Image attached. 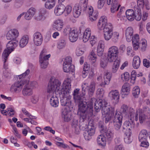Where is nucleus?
Wrapping results in <instances>:
<instances>
[{"mask_svg": "<svg viewBox=\"0 0 150 150\" xmlns=\"http://www.w3.org/2000/svg\"><path fill=\"white\" fill-rule=\"evenodd\" d=\"M96 84L93 81L89 85V82L84 81L82 84V95L79 93V89H75L73 93L74 98L76 103H79L78 114L83 120H89L93 115V102L96 100L94 98H91L89 101H84V96L88 91L89 96L93 95L95 89Z\"/></svg>", "mask_w": 150, "mask_h": 150, "instance_id": "1", "label": "nucleus"}, {"mask_svg": "<svg viewBox=\"0 0 150 150\" xmlns=\"http://www.w3.org/2000/svg\"><path fill=\"white\" fill-rule=\"evenodd\" d=\"M61 83V82L55 77L52 76L47 85V96L48 98L51 97L50 103L54 107H57L59 105L58 99L54 94L55 92H57L59 93Z\"/></svg>", "mask_w": 150, "mask_h": 150, "instance_id": "2", "label": "nucleus"}, {"mask_svg": "<svg viewBox=\"0 0 150 150\" xmlns=\"http://www.w3.org/2000/svg\"><path fill=\"white\" fill-rule=\"evenodd\" d=\"M71 79L67 78L64 81L62 85L60 86L59 93L60 97V101L62 106H66L70 110L72 109L73 104L70 100V91L71 90Z\"/></svg>", "mask_w": 150, "mask_h": 150, "instance_id": "3", "label": "nucleus"}, {"mask_svg": "<svg viewBox=\"0 0 150 150\" xmlns=\"http://www.w3.org/2000/svg\"><path fill=\"white\" fill-rule=\"evenodd\" d=\"M94 108L96 112H98L102 108V113L103 116L110 113L111 111H114L110 109V107L106 101L102 99H96L95 101Z\"/></svg>", "mask_w": 150, "mask_h": 150, "instance_id": "4", "label": "nucleus"}, {"mask_svg": "<svg viewBox=\"0 0 150 150\" xmlns=\"http://www.w3.org/2000/svg\"><path fill=\"white\" fill-rule=\"evenodd\" d=\"M119 53V49L115 46L110 47L108 49L107 56L109 62H112L118 57Z\"/></svg>", "mask_w": 150, "mask_h": 150, "instance_id": "5", "label": "nucleus"}, {"mask_svg": "<svg viewBox=\"0 0 150 150\" xmlns=\"http://www.w3.org/2000/svg\"><path fill=\"white\" fill-rule=\"evenodd\" d=\"M51 54H48L47 50L45 49H43L41 52L40 56L39 62L42 68L45 69L47 67L48 64V60Z\"/></svg>", "mask_w": 150, "mask_h": 150, "instance_id": "6", "label": "nucleus"}, {"mask_svg": "<svg viewBox=\"0 0 150 150\" xmlns=\"http://www.w3.org/2000/svg\"><path fill=\"white\" fill-rule=\"evenodd\" d=\"M120 112L122 113L124 116L130 120L133 119L134 116V110L131 108H129L127 105H122L120 108Z\"/></svg>", "mask_w": 150, "mask_h": 150, "instance_id": "7", "label": "nucleus"}, {"mask_svg": "<svg viewBox=\"0 0 150 150\" xmlns=\"http://www.w3.org/2000/svg\"><path fill=\"white\" fill-rule=\"evenodd\" d=\"M123 117L120 112L116 111L113 122L115 128L117 130H119L120 128L122 123Z\"/></svg>", "mask_w": 150, "mask_h": 150, "instance_id": "8", "label": "nucleus"}, {"mask_svg": "<svg viewBox=\"0 0 150 150\" xmlns=\"http://www.w3.org/2000/svg\"><path fill=\"white\" fill-rule=\"evenodd\" d=\"M10 40L7 44L6 49L4 51L3 54L9 55L18 45V41L17 40Z\"/></svg>", "mask_w": 150, "mask_h": 150, "instance_id": "9", "label": "nucleus"}, {"mask_svg": "<svg viewBox=\"0 0 150 150\" xmlns=\"http://www.w3.org/2000/svg\"><path fill=\"white\" fill-rule=\"evenodd\" d=\"M134 114L133 119L131 120L132 122L134 120L136 121H138V115L139 120L140 123H142L145 122L147 118V117L142 112V110L141 109L137 110L135 112H134Z\"/></svg>", "mask_w": 150, "mask_h": 150, "instance_id": "10", "label": "nucleus"}, {"mask_svg": "<svg viewBox=\"0 0 150 150\" xmlns=\"http://www.w3.org/2000/svg\"><path fill=\"white\" fill-rule=\"evenodd\" d=\"M103 30L104 39L106 41H109L112 38L113 35V26L109 24Z\"/></svg>", "mask_w": 150, "mask_h": 150, "instance_id": "11", "label": "nucleus"}, {"mask_svg": "<svg viewBox=\"0 0 150 150\" xmlns=\"http://www.w3.org/2000/svg\"><path fill=\"white\" fill-rule=\"evenodd\" d=\"M19 34V32L17 29H12L7 32L6 36V38L9 40H17L16 39L18 37Z\"/></svg>", "mask_w": 150, "mask_h": 150, "instance_id": "12", "label": "nucleus"}, {"mask_svg": "<svg viewBox=\"0 0 150 150\" xmlns=\"http://www.w3.org/2000/svg\"><path fill=\"white\" fill-rule=\"evenodd\" d=\"M109 24L112 26V24L110 23H107V19L105 16H103L101 17L98 21L97 24L98 29L99 30H102L107 26Z\"/></svg>", "mask_w": 150, "mask_h": 150, "instance_id": "13", "label": "nucleus"}, {"mask_svg": "<svg viewBox=\"0 0 150 150\" xmlns=\"http://www.w3.org/2000/svg\"><path fill=\"white\" fill-rule=\"evenodd\" d=\"M88 14V17L89 20L93 22L96 21L98 16V12L96 11H94L93 8L91 6H88L86 11Z\"/></svg>", "mask_w": 150, "mask_h": 150, "instance_id": "14", "label": "nucleus"}, {"mask_svg": "<svg viewBox=\"0 0 150 150\" xmlns=\"http://www.w3.org/2000/svg\"><path fill=\"white\" fill-rule=\"evenodd\" d=\"M27 80H21L20 81H18L16 82L11 86V88L16 92L19 93L21 91L23 87L25 85V82Z\"/></svg>", "mask_w": 150, "mask_h": 150, "instance_id": "15", "label": "nucleus"}, {"mask_svg": "<svg viewBox=\"0 0 150 150\" xmlns=\"http://www.w3.org/2000/svg\"><path fill=\"white\" fill-rule=\"evenodd\" d=\"M33 37L34 45L37 46H40L43 40V36L41 33L38 32H36L34 34Z\"/></svg>", "mask_w": 150, "mask_h": 150, "instance_id": "16", "label": "nucleus"}, {"mask_svg": "<svg viewBox=\"0 0 150 150\" xmlns=\"http://www.w3.org/2000/svg\"><path fill=\"white\" fill-rule=\"evenodd\" d=\"M100 132L103 134V136L105 137V138L108 140H111L113 137V133L110 130L107 129V128L101 125L100 127Z\"/></svg>", "mask_w": 150, "mask_h": 150, "instance_id": "17", "label": "nucleus"}, {"mask_svg": "<svg viewBox=\"0 0 150 150\" xmlns=\"http://www.w3.org/2000/svg\"><path fill=\"white\" fill-rule=\"evenodd\" d=\"M29 80H27L23 89L22 93L24 96H29L33 93V91L29 84Z\"/></svg>", "mask_w": 150, "mask_h": 150, "instance_id": "18", "label": "nucleus"}, {"mask_svg": "<svg viewBox=\"0 0 150 150\" xmlns=\"http://www.w3.org/2000/svg\"><path fill=\"white\" fill-rule=\"evenodd\" d=\"M8 56L7 54H3L2 56V59L4 62V70L3 74L6 77L9 76L11 74L8 72V70H7L8 69V64L6 61Z\"/></svg>", "mask_w": 150, "mask_h": 150, "instance_id": "19", "label": "nucleus"}, {"mask_svg": "<svg viewBox=\"0 0 150 150\" xmlns=\"http://www.w3.org/2000/svg\"><path fill=\"white\" fill-rule=\"evenodd\" d=\"M63 26V21L62 20L60 19L55 20L52 24L53 28L58 31H60L62 30Z\"/></svg>", "mask_w": 150, "mask_h": 150, "instance_id": "20", "label": "nucleus"}, {"mask_svg": "<svg viewBox=\"0 0 150 150\" xmlns=\"http://www.w3.org/2000/svg\"><path fill=\"white\" fill-rule=\"evenodd\" d=\"M95 130L93 127L85 131L83 133L84 137L86 140H89L91 139V137L94 134Z\"/></svg>", "mask_w": 150, "mask_h": 150, "instance_id": "21", "label": "nucleus"}, {"mask_svg": "<svg viewBox=\"0 0 150 150\" xmlns=\"http://www.w3.org/2000/svg\"><path fill=\"white\" fill-rule=\"evenodd\" d=\"M36 11V9L32 7L29 8L25 13L24 18L25 19L27 20H29L31 19L35 14Z\"/></svg>", "mask_w": 150, "mask_h": 150, "instance_id": "22", "label": "nucleus"}, {"mask_svg": "<svg viewBox=\"0 0 150 150\" xmlns=\"http://www.w3.org/2000/svg\"><path fill=\"white\" fill-rule=\"evenodd\" d=\"M65 8V6L62 4H59L56 6L54 10L55 15L57 16L62 15L64 12Z\"/></svg>", "mask_w": 150, "mask_h": 150, "instance_id": "23", "label": "nucleus"}, {"mask_svg": "<svg viewBox=\"0 0 150 150\" xmlns=\"http://www.w3.org/2000/svg\"><path fill=\"white\" fill-rule=\"evenodd\" d=\"M79 32L76 29L72 30L69 34V40L70 42H74L78 39Z\"/></svg>", "mask_w": 150, "mask_h": 150, "instance_id": "24", "label": "nucleus"}, {"mask_svg": "<svg viewBox=\"0 0 150 150\" xmlns=\"http://www.w3.org/2000/svg\"><path fill=\"white\" fill-rule=\"evenodd\" d=\"M83 7L81 5L76 4L74 7L73 11V15L75 18H78L80 15Z\"/></svg>", "mask_w": 150, "mask_h": 150, "instance_id": "25", "label": "nucleus"}, {"mask_svg": "<svg viewBox=\"0 0 150 150\" xmlns=\"http://www.w3.org/2000/svg\"><path fill=\"white\" fill-rule=\"evenodd\" d=\"M131 40H132V46L134 50H136L138 49L139 47V35L136 34L132 37Z\"/></svg>", "mask_w": 150, "mask_h": 150, "instance_id": "26", "label": "nucleus"}, {"mask_svg": "<svg viewBox=\"0 0 150 150\" xmlns=\"http://www.w3.org/2000/svg\"><path fill=\"white\" fill-rule=\"evenodd\" d=\"M105 47V43L104 41L100 40L98 43L97 49V54L99 56H102Z\"/></svg>", "mask_w": 150, "mask_h": 150, "instance_id": "27", "label": "nucleus"}, {"mask_svg": "<svg viewBox=\"0 0 150 150\" xmlns=\"http://www.w3.org/2000/svg\"><path fill=\"white\" fill-rule=\"evenodd\" d=\"M112 76V74L109 72H105L104 75V82H102L100 84L101 86H104L108 84L111 80Z\"/></svg>", "mask_w": 150, "mask_h": 150, "instance_id": "28", "label": "nucleus"}, {"mask_svg": "<svg viewBox=\"0 0 150 150\" xmlns=\"http://www.w3.org/2000/svg\"><path fill=\"white\" fill-rule=\"evenodd\" d=\"M120 93L116 90H112L109 93V96L112 100H115L118 102L119 98Z\"/></svg>", "mask_w": 150, "mask_h": 150, "instance_id": "29", "label": "nucleus"}, {"mask_svg": "<svg viewBox=\"0 0 150 150\" xmlns=\"http://www.w3.org/2000/svg\"><path fill=\"white\" fill-rule=\"evenodd\" d=\"M72 110H70L69 108L68 109L67 108H66L63 111L62 116L65 121H68L71 120L72 115L71 111Z\"/></svg>", "mask_w": 150, "mask_h": 150, "instance_id": "30", "label": "nucleus"}, {"mask_svg": "<svg viewBox=\"0 0 150 150\" xmlns=\"http://www.w3.org/2000/svg\"><path fill=\"white\" fill-rule=\"evenodd\" d=\"M98 144L102 148H104L106 145V138L103 135L98 136L97 138Z\"/></svg>", "mask_w": 150, "mask_h": 150, "instance_id": "31", "label": "nucleus"}, {"mask_svg": "<svg viewBox=\"0 0 150 150\" xmlns=\"http://www.w3.org/2000/svg\"><path fill=\"white\" fill-rule=\"evenodd\" d=\"M71 126L72 128L74 129L75 133L76 134H79L81 131V126L79 123L78 120L74 119L71 124Z\"/></svg>", "mask_w": 150, "mask_h": 150, "instance_id": "32", "label": "nucleus"}, {"mask_svg": "<svg viewBox=\"0 0 150 150\" xmlns=\"http://www.w3.org/2000/svg\"><path fill=\"white\" fill-rule=\"evenodd\" d=\"M130 91V86L129 83H125L122 86L121 91V93L123 95L126 96L128 95Z\"/></svg>", "mask_w": 150, "mask_h": 150, "instance_id": "33", "label": "nucleus"}, {"mask_svg": "<svg viewBox=\"0 0 150 150\" xmlns=\"http://www.w3.org/2000/svg\"><path fill=\"white\" fill-rule=\"evenodd\" d=\"M133 30L132 27H128L126 30L125 36L127 40L129 42L131 40L132 36L133 34Z\"/></svg>", "mask_w": 150, "mask_h": 150, "instance_id": "34", "label": "nucleus"}, {"mask_svg": "<svg viewBox=\"0 0 150 150\" xmlns=\"http://www.w3.org/2000/svg\"><path fill=\"white\" fill-rule=\"evenodd\" d=\"M29 38V36L27 35L22 36L19 42L20 46L22 48L25 47L28 43Z\"/></svg>", "mask_w": 150, "mask_h": 150, "instance_id": "35", "label": "nucleus"}, {"mask_svg": "<svg viewBox=\"0 0 150 150\" xmlns=\"http://www.w3.org/2000/svg\"><path fill=\"white\" fill-rule=\"evenodd\" d=\"M91 34V30L89 28H87L83 33V41L84 42H87L90 37Z\"/></svg>", "mask_w": 150, "mask_h": 150, "instance_id": "36", "label": "nucleus"}, {"mask_svg": "<svg viewBox=\"0 0 150 150\" xmlns=\"http://www.w3.org/2000/svg\"><path fill=\"white\" fill-rule=\"evenodd\" d=\"M131 134V131L125 132V134L124 140L126 144H129L132 142L133 139Z\"/></svg>", "mask_w": 150, "mask_h": 150, "instance_id": "37", "label": "nucleus"}, {"mask_svg": "<svg viewBox=\"0 0 150 150\" xmlns=\"http://www.w3.org/2000/svg\"><path fill=\"white\" fill-rule=\"evenodd\" d=\"M134 10L128 9L126 12V15L127 18L129 21H133L134 18Z\"/></svg>", "mask_w": 150, "mask_h": 150, "instance_id": "38", "label": "nucleus"}, {"mask_svg": "<svg viewBox=\"0 0 150 150\" xmlns=\"http://www.w3.org/2000/svg\"><path fill=\"white\" fill-rule=\"evenodd\" d=\"M135 18L137 21H139L142 19V13L141 8L138 6H135L134 7Z\"/></svg>", "mask_w": 150, "mask_h": 150, "instance_id": "39", "label": "nucleus"}, {"mask_svg": "<svg viewBox=\"0 0 150 150\" xmlns=\"http://www.w3.org/2000/svg\"><path fill=\"white\" fill-rule=\"evenodd\" d=\"M148 137L147 131L146 129H142L139 132V140H147Z\"/></svg>", "mask_w": 150, "mask_h": 150, "instance_id": "40", "label": "nucleus"}, {"mask_svg": "<svg viewBox=\"0 0 150 150\" xmlns=\"http://www.w3.org/2000/svg\"><path fill=\"white\" fill-rule=\"evenodd\" d=\"M134 125L131 124L129 121L125 122L122 126L123 130H126V132L131 131V130L134 127Z\"/></svg>", "mask_w": 150, "mask_h": 150, "instance_id": "41", "label": "nucleus"}, {"mask_svg": "<svg viewBox=\"0 0 150 150\" xmlns=\"http://www.w3.org/2000/svg\"><path fill=\"white\" fill-rule=\"evenodd\" d=\"M141 60L140 58L138 56L134 57L132 62V66L134 69H137L140 66Z\"/></svg>", "mask_w": 150, "mask_h": 150, "instance_id": "42", "label": "nucleus"}, {"mask_svg": "<svg viewBox=\"0 0 150 150\" xmlns=\"http://www.w3.org/2000/svg\"><path fill=\"white\" fill-rule=\"evenodd\" d=\"M112 67V71L113 73H116L117 71L120 64V60L116 59L114 61Z\"/></svg>", "mask_w": 150, "mask_h": 150, "instance_id": "43", "label": "nucleus"}, {"mask_svg": "<svg viewBox=\"0 0 150 150\" xmlns=\"http://www.w3.org/2000/svg\"><path fill=\"white\" fill-rule=\"evenodd\" d=\"M55 0H47L45 4V7L47 9H50L55 6Z\"/></svg>", "mask_w": 150, "mask_h": 150, "instance_id": "44", "label": "nucleus"}, {"mask_svg": "<svg viewBox=\"0 0 150 150\" xmlns=\"http://www.w3.org/2000/svg\"><path fill=\"white\" fill-rule=\"evenodd\" d=\"M63 71L65 72H72L74 71V66L73 65L66 64L65 65L63 64Z\"/></svg>", "mask_w": 150, "mask_h": 150, "instance_id": "45", "label": "nucleus"}, {"mask_svg": "<svg viewBox=\"0 0 150 150\" xmlns=\"http://www.w3.org/2000/svg\"><path fill=\"white\" fill-rule=\"evenodd\" d=\"M117 0H114L111 8V11L112 13H114L118 10L120 5H118L117 2Z\"/></svg>", "mask_w": 150, "mask_h": 150, "instance_id": "46", "label": "nucleus"}, {"mask_svg": "<svg viewBox=\"0 0 150 150\" xmlns=\"http://www.w3.org/2000/svg\"><path fill=\"white\" fill-rule=\"evenodd\" d=\"M66 44V41L64 39L60 38L57 43V47L59 49H62L65 47Z\"/></svg>", "mask_w": 150, "mask_h": 150, "instance_id": "47", "label": "nucleus"}, {"mask_svg": "<svg viewBox=\"0 0 150 150\" xmlns=\"http://www.w3.org/2000/svg\"><path fill=\"white\" fill-rule=\"evenodd\" d=\"M112 35L111 38L112 41L114 43L117 42L120 39V34L119 32L115 31L112 33Z\"/></svg>", "mask_w": 150, "mask_h": 150, "instance_id": "48", "label": "nucleus"}, {"mask_svg": "<svg viewBox=\"0 0 150 150\" xmlns=\"http://www.w3.org/2000/svg\"><path fill=\"white\" fill-rule=\"evenodd\" d=\"M114 111H111L110 113L107 114L103 116V117L105 118V122L106 123H107L111 120L113 118L114 115Z\"/></svg>", "mask_w": 150, "mask_h": 150, "instance_id": "49", "label": "nucleus"}, {"mask_svg": "<svg viewBox=\"0 0 150 150\" xmlns=\"http://www.w3.org/2000/svg\"><path fill=\"white\" fill-rule=\"evenodd\" d=\"M88 59L92 63H95L97 59L96 55L95 53L92 51L90 53L88 57Z\"/></svg>", "mask_w": 150, "mask_h": 150, "instance_id": "50", "label": "nucleus"}, {"mask_svg": "<svg viewBox=\"0 0 150 150\" xmlns=\"http://www.w3.org/2000/svg\"><path fill=\"white\" fill-rule=\"evenodd\" d=\"M83 70L84 71H88L90 72L88 76L89 78H91L93 76V73L92 70H90V65L88 64L86 62L84 64Z\"/></svg>", "mask_w": 150, "mask_h": 150, "instance_id": "51", "label": "nucleus"}, {"mask_svg": "<svg viewBox=\"0 0 150 150\" xmlns=\"http://www.w3.org/2000/svg\"><path fill=\"white\" fill-rule=\"evenodd\" d=\"M88 0H80L79 4H80L83 7L82 10L83 11H86L87 9L88 6H87Z\"/></svg>", "mask_w": 150, "mask_h": 150, "instance_id": "52", "label": "nucleus"}, {"mask_svg": "<svg viewBox=\"0 0 150 150\" xmlns=\"http://www.w3.org/2000/svg\"><path fill=\"white\" fill-rule=\"evenodd\" d=\"M108 62H109L107 58H102L100 59V66L101 67L104 69L107 66Z\"/></svg>", "mask_w": 150, "mask_h": 150, "instance_id": "53", "label": "nucleus"}, {"mask_svg": "<svg viewBox=\"0 0 150 150\" xmlns=\"http://www.w3.org/2000/svg\"><path fill=\"white\" fill-rule=\"evenodd\" d=\"M46 13V11L45 10H42L39 13L38 16H36V19L38 21L43 20L45 18L44 15Z\"/></svg>", "mask_w": 150, "mask_h": 150, "instance_id": "54", "label": "nucleus"}, {"mask_svg": "<svg viewBox=\"0 0 150 150\" xmlns=\"http://www.w3.org/2000/svg\"><path fill=\"white\" fill-rule=\"evenodd\" d=\"M30 72V70L29 69H28L25 72L21 75H18L17 78H18L19 79H21V80H23V79H24L25 80H26L25 79V78L28 75Z\"/></svg>", "mask_w": 150, "mask_h": 150, "instance_id": "55", "label": "nucleus"}, {"mask_svg": "<svg viewBox=\"0 0 150 150\" xmlns=\"http://www.w3.org/2000/svg\"><path fill=\"white\" fill-rule=\"evenodd\" d=\"M140 90L139 86H136L134 87L132 90V94L133 96L136 97L140 93Z\"/></svg>", "mask_w": 150, "mask_h": 150, "instance_id": "56", "label": "nucleus"}, {"mask_svg": "<svg viewBox=\"0 0 150 150\" xmlns=\"http://www.w3.org/2000/svg\"><path fill=\"white\" fill-rule=\"evenodd\" d=\"M129 74L127 72H125L121 74V79L123 81H127L129 79Z\"/></svg>", "mask_w": 150, "mask_h": 150, "instance_id": "57", "label": "nucleus"}, {"mask_svg": "<svg viewBox=\"0 0 150 150\" xmlns=\"http://www.w3.org/2000/svg\"><path fill=\"white\" fill-rule=\"evenodd\" d=\"M22 111L23 114L25 115L26 116L28 117L31 120V119H35V117L31 115L30 113L28 112L24 108L22 109Z\"/></svg>", "mask_w": 150, "mask_h": 150, "instance_id": "58", "label": "nucleus"}, {"mask_svg": "<svg viewBox=\"0 0 150 150\" xmlns=\"http://www.w3.org/2000/svg\"><path fill=\"white\" fill-rule=\"evenodd\" d=\"M6 110L7 111L8 115L11 116H13L15 113L14 109L11 106L8 107Z\"/></svg>", "mask_w": 150, "mask_h": 150, "instance_id": "59", "label": "nucleus"}, {"mask_svg": "<svg viewBox=\"0 0 150 150\" xmlns=\"http://www.w3.org/2000/svg\"><path fill=\"white\" fill-rule=\"evenodd\" d=\"M141 44H142L141 49L142 51L145 50L147 46V41L144 39H142L141 41Z\"/></svg>", "mask_w": 150, "mask_h": 150, "instance_id": "60", "label": "nucleus"}, {"mask_svg": "<svg viewBox=\"0 0 150 150\" xmlns=\"http://www.w3.org/2000/svg\"><path fill=\"white\" fill-rule=\"evenodd\" d=\"M72 59L71 57L69 56L66 57L64 61L63 64L72 65Z\"/></svg>", "mask_w": 150, "mask_h": 150, "instance_id": "61", "label": "nucleus"}, {"mask_svg": "<svg viewBox=\"0 0 150 150\" xmlns=\"http://www.w3.org/2000/svg\"><path fill=\"white\" fill-rule=\"evenodd\" d=\"M72 7L70 5H67L66 6H65V8L64 9V12L65 13V16H67L70 14L72 11Z\"/></svg>", "mask_w": 150, "mask_h": 150, "instance_id": "62", "label": "nucleus"}, {"mask_svg": "<svg viewBox=\"0 0 150 150\" xmlns=\"http://www.w3.org/2000/svg\"><path fill=\"white\" fill-rule=\"evenodd\" d=\"M106 0H98L97 3V7L99 9H101L103 7Z\"/></svg>", "mask_w": 150, "mask_h": 150, "instance_id": "63", "label": "nucleus"}, {"mask_svg": "<svg viewBox=\"0 0 150 150\" xmlns=\"http://www.w3.org/2000/svg\"><path fill=\"white\" fill-rule=\"evenodd\" d=\"M39 99V96L38 95H34L31 97V100L33 103H36L38 102Z\"/></svg>", "mask_w": 150, "mask_h": 150, "instance_id": "64", "label": "nucleus"}]
</instances>
